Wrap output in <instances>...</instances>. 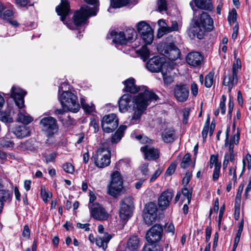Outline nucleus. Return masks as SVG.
Wrapping results in <instances>:
<instances>
[{"instance_id": "1", "label": "nucleus", "mask_w": 251, "mask_h": 251, "mask_svg": "<svg viewBox=\"0 0 251 251\" xmlns=\"http://www.w3.org/2000/svg\"><path fill=\"white\" fill-rule=\"evenodd\" d=\"M213 24V21L210 16L203 12L199 17L194 19L193 23L187 31L188 34L191 39L197 37L201 39L206 31L212 30Z\"/></svg>"}, {"instance_id": "2", "label": "nucleus", "mask_w": 251, "mask_h": 251, "mask_svg": "<svg viewBox=\"0 0 251 251\" xmlns=\"http://www.w3.org/2000/svg\"><path fill=\"white\" fill-rule=\"evenodd\" d=\"M58 99L63 108L73 113H76L79 111L80 105L77 97L72 92L63 91Z\"/></svg>"}, {"instance_id": "3", "label": "nucleus", "mask_w": 251, "mask_h": 251, "mask_svg": "<svg viewBox=\"0 0 251 251\" xmlns=\"http://www.w3.org/2000/svg\"><path fill=\"white\" fill-rule=\"evenodd\" d=\"M124 84L125 86V91L130 92V93H136L138 92L139 94L136 97L139 98L140 95L142 94V99L147 98H158L157 96L154 93L148 91L147 87L144 86H137L135 84V80L132 78H130L125 81Z\"/></svg>"}, {"instance_id": "4", "label": "nucleus", "mask_w": 251, "mask_h": 251, "mask_svg": "<svg viewBox=\"0 0 251 251\" xmlns=\"http://www.w3.org/2000/svg\"><path fill=\"white\" fill-rule=\"evenodd\" d=\"M98 12L97 7H90L87 5H83L81 7L78 11H76L73 16V19L75 25L79 26L84 24L87 19L93 16H95Z\"/></svg>"}, {"instance_id": "5", "label": "nucleus", "mask_w": 251, "mask_h": 251, "mask_svg": "<svg viewBox=\"0 0 251 251\" xmlns=\"http://www.w3.org/2000/svg\"><path fill=\"white\" fill-rule=\"evenodd\" d=\"M93 158L97 167L104 168L110 163V151L108 148L101 147L97 151Z\"/></svg>"}, {"instance_id": "6", "label": "nucleus", "mask_w": 251, "mask_h": 251, "mask_svg": "<svg viewBox=\"0 0 251 251\" xmlns=\"http://www.w3.org/2000/svg\"><path fill=\"white\" fill-rule=\"evenodd\" d=\"M123 184L120 173L118 171L114 172L111 175V181L108 187V193L112 197H118L123 190Z\"/></svg>"}, {"instance_id": "7", "label": "nucleus", "mask_w": 251, "mask_h": 251, "mask_svg": "<svg viewBox=\"0 0 251 251\" xmlns=\"http://www.w3.org/2000/svg\"><path fill=\"white\" fill-rule=\"evenodd\" d=\"M140 97L137 98V105L135 106V111L133 115L130 120L131 124H137L143 113V112L145 110L149 104V103L152 100H156L158 98H147L145 99H142V94L140 95Z\"/></svg>"}, {"instance_id": "8", "label": "nucleus", "mask_w": 251, "mask_h": 251, "mask_svg": "<svg viewBox=\"0 0 251 251\" xmlns=\"http://www.w3.org/2000/svg\"><path fill=\"white\" fill-rule=\"evenodd\" d=\"M39 126L41 130L45 132L48 136H51L56 133L58 130V126L56 120L52 117L42 118Z\"/></svg>"}, {"instance_id": "9", "label": "nucleus", "mask_w": 251, "mask_h": 251, "mask_svg": "<svg viewBox=\"0 0 251 251\" xmlns=\"http://www.w3.org/2000/svg\"><path fill=\"white\" fill-rule=\"evenodd\" d=\"M133 200L130 197H125L121 201L119 215L120 218L125 221L128 220L132 216Z\"/></svg>"}, {"instance_id": "10", "label": "nucleus", "mask_w": 251, "mask_h": 251, "mask_svg": "<svg viewBox=\"0 0 251 251\" xmlns=\"http://www.w3.org/2000/svg\"><path fill=\"white\" fill-rule=\"evenodd\" d=\"M118 124V119L114 113L105 115L101 122L102 129L106 133L112 132L117 128Z\"/></svg>"}, {"instance_id": "11", "label": "nucleus", "mask_w": 251, "mask_h": 251, "mask_svg": "<svg viewBox=\"0 0 251 251\" xmlns=\"http://www.w3.org/2000/svg\"><path fill=\"white\" fill-rule=\"evenodd\" d=\"M137 28L139 33L146 44L152 43L153 39V32L150 25L145 22L142 21L137 25Z\"/></svg>"}, {"instance_id": "12", "label": "nucleus", "mask_w": 251, "mask_h": 251, "mask_svg": "<svg viewBox=\"0 0 251 251\" xmlns=\"http://www.w3.org/2000/svg\"><path fill=\"white\" fill-rule=\"evenodd\" d=\"M157 49L160 54L171 60H175L178 59L180 55V50L173 44H170L163 47L159 46Z\"/></svg>"}, {"instance_id": "13", "label": "nucleus", "mask_w": 251, "mask_h": 251, "mask_svg": "<svg viewBox=\"0 0 251 251\" xmlns=\"http://www.w3.org/2000/svg\"><path fill=\"white\" fill-rule=\"evenodd\" d=\"M157 207L156 204L151 202L147 204L143 211V219L148 225H151L155 222L157 215Z\"/></svg>"}, {"instance_id": "14", "label": "nucleus", "mask_w": 251, "mask_h": 251, "mask_svg": "<svg viewBox=\"0 0 251 251\" xmlns=\"http://www.w3.org/2000/svg\"><path fill=\"white\" fill-rule=\"evenodd\" d=\"M137 97L132 98L129 94H124L119 100V111L124 113L128 109H134L137 105Z\"/></svg>"}, {"instance_id": "15", "label": "nucleus", "mask_w": 251, "mask_h": 251, "mask_svg": "<svg viewBox=\"0 0 251 251\" xmlns=\"http://www.w3.org/2000/svg\"><path fill=\"white\" fill-rule=\"evenodd\" d=\"M162 233L163 228L160 225L155 224L152 226L146 235V238L149 244L157 245L156 243L160 240Z\"/></svg>"}, {"instance_id": "16", "label": "nucleus", "mask_w": 251, "mask_h": 251, "mask_svg": "<svg viewBox=\"0 0 251 251\" xmlns=\"http://www.w3.org/2000/svg\"><path fill=\"white\" fill-rule=\"evenodd\" d=\"M89 209L91 213V216L94 219L99 220H106L108 217V213L101 205L99 203L91 204L89 206Z\"/></svg>"}, {"instance_id": "17", "label": "nucleus", "mask_w": 251, "mask_h": 251, "mask_svg": "<svg viewBox=\"0 0 251 251\" xmlns=\"http://www.w3.org/2000/svg\"><path fill=\"white\" fill-rule=\"evenodd\" d=\"M176 65L173 62H166L164 64L161 74L165 84H171L174 80L173 72Z\"/></svg>"}, {"instance_id": "18", "label": "nucleus", "mask_w": 251, "mask_h": 251, "mask_svg": "<svg viewBox=\"0 0 251 251\" xmlns=\"http://www.w3.org/2000/svg\"><path fill=\"white\" fill-rule=\"evenodd\" d=\"M166 62L164 59L159 56H154L148 61L146 67L149 71L152 73L161 72L164 64Z\"/></svg>"}, {"instance_id": "19", "label": "nucleus", "mask_w": 251, "mask_h": 251, "mask_svg": "<svg viewBox=\"0 0 251 251\" xmlns=\"http://www.w3.org/2000/svg\"><path fill=\"white\" fill-rule=\"evenodd\" d=\"M174 95L178 101L184 102L189 97V89L185 84L176 85L174 89Z\"/></svg>"}, {"instance_id": "20", "label": "nucleus", "mask_w": 251, "mask_h": 251, "mask_svg": "<svg viewBox=\"0 0 251 251\" xmlns=\"http://www.w3.org/2000/svg\"><path fill=\"white\" fill-rule=\"evenodd\" d=\"M25 94V92L18 87L13 86L11 88V96L19 108H22L24 106V96Z\"/></svg>"}, {"instance_id": "21", "label": "nucleus", "mask_w": 251, "mask_h": 251, "mask_svg": "<svg viewBox=\"0 0 251 251\" xmlns=\"http://www.w3.org/2000/svg\"><path fill=\"white\" fill-rule=\"evenodd\" d=\"M174 194L171 190L163 192L158 199V204L161 210L166 209L170 205L173 198Z\"/></svg>"}, {"instance_id": "22", "label": "nucleus", "mask_w": 251, "mask_h": 251, "mask_svg": "<svg viewBox=\"0 0 251 251\" xmlns=\"http://www.w3.org/2000/svg\"><path fill=\"white\" fill-rule=\"evenodd\" d=\"M8 130L18 139L26 137L29 136L31 133L29 127L24 125L18 126L9 128Z\"/></svg>"}, {"instance_id": "23", "label": "nucleus", "mask_w": 251, "mask_h": 251, "mask_svg": "<svg viewBox=\"0 0 251 251\" xmlns=\"http://www.w3.org/2000/svg\"><path fill=\"white\" fill-rule=\"evenodd\" d=\"M56 11L60 16L61 21L65 24V18L70 12V4L68 0H61L60 4L56 7Z\"/></svg>"}, {"instance_id": "24", "label": "nucleus", "mask_w": 251, "mask_h": 251, "mask_svg": "<svg viewBox=\"0 0 251 251\" xmlns=\"http://www.w3.org/2000/svg\"><path fill=\"white\" fill-rule=\"evenodd\" d=\"M186 60L189 65L197 67L201 65L203 60V56L200 52H191L187 55Z\"/></svg>"}, {"instance_id": "25", "label": "nucleus", "mask_w": 251, "mask_h": 251, "mask_svg": "<svg viewBox=\"0 0 251 251\" xmlns=\"http://www.w3.org/2000/svg\"><path fill=\"white\" fill-rule=\"evenodd\" d=\"M141 151L144 153L145 158L147 159L155 160L159 157L158 150L149 145L141 147Z\"/></svg>"}, {"instance_id": "26", "label": "nucleus", "mask_w": 251, "mask_h": 251, "mask_svg": "<svg viewBox=\"0 0 251 251\" xmlns=\"http://www.w3.org/2000/svg\"><path fill=\"white\" fill-rule=\"evenodd\" d=\"M108 39H112V41L116 44L125 45L126 44V38L124 36V32H116L115 30L112 31L107 36Z\"/></svg>"}, {"instance_id": "27", "label": "nucleus", "mask_w": 251, "mask_h": 251, "mask_svg": "<svg viewBox=\"0 0 251 251\" xmlns=\"http://www.w3.org/2000/svg\"><path fill=\"white\" fill-rule=\"evenodd\" d=\"M237 83V74L232 73V74H228L226 75L224 78L223 84L228 87L229 93H230L232 88Z\"/></svg>"}, {"instance_id": "28", "label": "nucleus", "mask_w": 251, "mask_h": 251, "mask_svg": "<svg viewBox=\"0 0 251 251\" xmlns=\"http://www.w3.org/2000/svg\"><path fill=\"white\" fill-rule=\"evenodd\" d=\"M0 145L3 148L9 149H12L14 148L15 144L9 130L4 137L0 138Z\"/></svg>"}, {"instance_id": "29", "label": "nucleus", "mask_w": 251, "mask_h": 251, "mask_svg": "<svg viewBox=\"0 0 251 251\" xmlns=\"http://www.w3.org/2000/svg\"><path fill=\"white\" fill-rule=\"evenodd\" d=\"M162 140L166 143L173 142L176 138L175 131L173 128H165L161 134Z\"/></svg>"}, {"instance_id": "30", "label": "nucleus", "mask_w": 251, "mask_h": 251, "mask_svg": "<svg viewBox=\"0 0 251 251\" xmlns=\"http://www.w3.org/2000/svg\"><path fill=\"white\" fill-rule=\"evenodd\" d=\"M192 2H194L196 7L201 9L211 11L213 9L211 0H193L190 3L191 5Z\"/></svg>"}, {"instance_id": "31", "label": "nucleus", "mask_w": 251, "mask_h": 251, "mask_svg": "<svg viewBox=\"0 0 251 251\" xmlns=\"http://www.w3.org/2000/svg\"><path fill=\"white\" fill-rule=\"evenodd\" d=\"M111 238L112 236L110 234L105 233L103 235L99 236L96 238V244L98 247H101L103 250H105L107 247V243Z\"/></svg>"}, {"instance_id": "32", "label": "nucleus", "mask_w": 251, "mask_h": 251, "mask_svg": "<svg viewBox=\"0 0 251 251\" xmlns=\"http://www.w3.org/2000/svg\"><path fill=\"white\" fill-rule=\"evenodd\" d=\"M127 126L125 125L121 126L116 132L112 135L111 142L112 144H117L122 139L124 134V131L126 129Z\"/></svg>"}, {"instance_id": "33", "label": "nucleus", "mask_w": 251, "mask_h": 251, "mask_svg": "<svg viewBox=\"0 0 251 251\" xmlns=\"http://www.w3.org/2000/svg\"><path fill=\"white\" fill-rule=\"evenodd\" d=\"M12 198V193L6 190H0V203L3 207L5 203L10 202Z\"/></svg>"}, {"instance_id": "34", "label": "nucleus", "mask_w": 251, "mask_h": 251, "mask_svg": "<svg viewBox=\"0 0 251 251\" xmlns=\"http://www.w3.org/2000/svg\"><path fill=\"white\" fill-rule=\"evenodd\" d=\"M139 247V239L137 236L131 237L127 242L126 248L130 251L137 250Z\"/></svg>"}, {"instance_id": "35", "label": "nucleus", "mask_w": 251, "mask_h": 251, "mask_svg": "<svg viewBox=\"0 0 251 251\" xmlns=\"http://www.w3.org/2000/svg\"><path fill=\"white\" fill-rule=\"evenodd\" d=\"M17 121L25 124H28L33 121V118L25 111H20L17 116Z\"/></svg>"}, {"instance_id": "36", "label": "nucleus", "mask_w": 251, "mask_h": 251, "mask_svg": "<svg viewBox=\"0 0 251 251\" xmlns=\"http://www.w3.org/2000/svg\"><path fill=\"white\" fill-rule=\"evenodd\" d=\"M60 121L63 124V126L66 127H68L74 125L75 120L72 119L69 115L62 116L59 117Z\"/></svg>"}, {"instance_id": "37", "label": "nucleus", "mask_w": 251, "mask_h": 251, "mask_svg": "<svg viewBox=\"0 0 251 251\" xmlns=\"http://www.w3.org/2000/svg\"><path fill=\"white\" fill-rule=\"evenodd\" d=\"M130 0H111L110 6L114 8H120L126 5Z\"/></svg>"}, {"instance_id": "38", "label": "nucleus", "mask_w": 251, "mask_h": 251, "mask_svg": "<svg viewBox=\"0 0 251 251\" xmlns=\"http://www.w3.org/2000/svg\"><path fill=\"white\" fill-rule=\"evenodd\" d=\"M137 53H139L141 58L145 61L150 57V51L147 48V46L144 45L138 50L137 51Z\"/></svg>"}, {"instance_id": "39", "label": "nucleus", "mask_w": 251, "mask_h": 251, "mask_svg": "<svg viewBox=\"0 0 251 251\" xmlns=\"http://www.w3.org/2000/svg\"><path fill=\"white\" fill-rule=\"evenodd\" d=\"M214 73L213 72H209L204 79V85L207 88H210L213 83V77Z\"/></svg>"}, {"instance_id": "40", "label": "nucleus", "mask_w": 251, "mask_h": 251, "mask_svg": "<svg viewBox=\"0 0 251 251\" xmlns=\"http://www.w3.org/2000/svg\"><path fill=\"white\" fill-rule=\"evenodd\" d=\"M136 35V31L133 29H128L124 32V36L126 38V44L128 42L131 41L134 36Z\"/></svg>"}, {"instance_id": "41", "label": "nucleus", "mask_w": 251, "mask_h": 251, "mask_svg": "<svg viewBox=\"0 0 251 251\" xmlns=\"http://www.w3.org/2000/svg\"><path fill=\"white\" fill-rule=\"evenodd\" d=\"M80 102L82 108L86 112L89 114L95 110V106L93 104H91V105H89L85 102L84 99H81Z\"/></svg>"}, {"instance_id": "42", "label": "nucleus", "mask_w": 251, "mask_h": 251, "mask_svg": "<svg viewBox=\"0 0 251 251\" xmlns=\"http://www.w3.org/2000/svg\"><path fill=\"white\" fill-rule=\"evenodd\" d=\"M178 24L176 21H173L172 22L171 26H164L163 27V33L167 34L173 31H177L178 30Z\"/></svg>"}, {"instance_id": "43", "label": "nucleus", "mask_w": 251, "mask_h": 251, "mask_svg": "<svg viewBox=\"0 0 251 251\" xmlns=\"http://www.w3.org/2000/svg\"><path fill=\"white\" fill-rule=\"evenodd\" d=\"M0 121L3 123H10L13 121L10 115L5 112H0Z\"/></svg>"}, {"instance_id": "44", "label": "nucleus", "mask_w": 251, "mask_h": 251, "mask_svg": "<svg viewBox=\"0 0 251 251\" xmlns=\"http://www.w3.org/2000/svg\"><path fill=\"white\" fill-rule=\"evenodd\" d=\"M157 10L162 13L167 10V4L166 0H158L157 2Z\"/></svg>"}, {"instance_id": "45", "label": "nucleus", "mask_w": 251, "mask_h": 251, "mask_svg": "<svg viewBox=\"0 0 251 251\" xmlns=\"http://www.w3.org/2000/svg\"><path fill=\"white\" fill-rule=\"evenodd\" d=\"M143 251H163L158 245L148 244L144 246Z\"/></svg>"}, {"instance_id": "46", "label": "nucleus", "mask_w": 251, "mask_h": 251, "mask_svg": "<svg viewBox=\"0 0 251 251\" xmlns=\"http://www.w3.org/2000/svg\"><path fill=\"white\" fill-rule=\"evenodd\" d=\"M191 155L190 153H186L183 157L182 161L180 164L181 168L185 169L187 168L190 163Z\"/></svg>"}, {"instance_id": "47", "label": "nucleus", "mask_w": 251, "mask_h": 251, "mask_svg": "<svg viewBox=\"0 0 251 251\" xmlns=\"http://www.w3.org/2000/svg\"><path fill=\"white\" fill-rule=\"evenodd\" d=\"M41 195L43 201L46 202L48 201L49 199L51 198L52 193L50 192H47L44 187H42L41 189Z\"/></svg>"}, {"instance_id": "48", "label": "nucleus", "mask_w": 251, "mask_h": 251, "mask_svg": "<svg viewBox=\"0 0 251 251\" xmlns=\"http://www.w3.org/2000/svg\"><path fill=\"white\" fill-rule=\"evenodd\" d=\"M237 12L235 9H232L231 11L229 13L228 16V21L230 24L234 23L236 21Z\"/></svg>"}, {"instance_id": "49", "label": "nucleus", "mask_w": 251, "mask_h": 251, "mask_svg": "<svg viewBox=\"0 0 251 251\" xmlns=\"http://www.w3.org/2000/svg\"><path fill=\"white\" fill-rule=\"evenodd\" d=\"M241 69V62L240 59L238 58L236 60V62L233 63L232 68V72L238 73V72Z\"/></svg>"}, {"instance_id": "50", "label": "nucleus", "mask_w": 251, "mask_h": 251, "mask_svg": "<svg viewBox=\"0 0 251 251\" xmlns=\"http://www.w3.org/2000/svg\"><path fill=\"white\" fill-rule=\"evenodd\" d=\"M220 168L221 164H216L215 165V168L214 169L213 174L212 176L213 179L214 181H217L218 179V178L220 176Z\"/></svg>"}, {"instance_id": "51", "label": "nucleus", "mask_w": 251, "mask_h": 251, "mask_svg": "<svg viewBox=\"0 0 251 251\" xmlns=\"http://www.w3.org/2000/svg\"><path fill=\"white\" fill-rule=\"evenodd\" d=\"M209 118H208L204 124V127L202 131V136L203 139H205L207 136V134L209 131Z\"/></svg>"}, {"instance_id": "52", "label": "nucleus", "mask_w": 251, "mask_h": 251, "mask_svg": "<svg viewBox=\"0 0 251 251\" xmlns=\"http://www.w3.org/2000/svg\"><path fill=\"white\" fill-rule=\"evenodd\" d=\"M135 138L139 140L141 144H150L152 142V140L148 138L147 136H143L141 135H136Z\"/></svg>"}, {"instance_id": "53", "label": "nucleus", "mask_w": 251, "mask_h": 251, "mask_svg": "<svg viewBox=\"0 0 251 251\" xmlns=\"http://www.w3.org/2000/svg\"><path fill=\"white\" fill-rule=\"evenodd\" d=\"M62 168L68 173L73 174L74 172V167L70 163H66L63 165Z\"/></svg>"}, {"instance_id": "54", "label": "nucleus", "mask_w": 251, "mask_h": 251, "mask_svg": "<svg viewBox=\"0 0 251 251\" xmlns=\"http://www.w3.org/2000/svg\"><path fill=\"white\" fill-rule=\"evenodd\" d=\"M236 137L235 136H234L233 137H231L230 139V143L229 144V153H233V143L235 144H237L238 143V138L239 137L238 136L236 137V140H235Z\"/></svg>"}, {"instance_id": "55", "label": "nucleus", "mask_w": 251, "mask_h": 251, "mask_svg": "<svg viewBox=\"0 0 251 251\" xmlns=\"http://www.w3.org/2000/svg\"><path fill=\"white\" fill-rule=\"evenodd\" d=\"M182 194L184 197H185L187 198L188 202L189 203L191 199L192 191L185 187L182 189Z\"/></svg>"}, {"instance_id": "56", "label": "nucleus", "mask_w": 251, "mask_h": 251, "mask_svg": "<svg viewBox=\"0 0 251 251\" xmlns=\"http://www.w3.org/2000/svg\"><path fill=\"white\" fill-rule=\"evenodd\" d=\"M14 14L13 11L12 9H7L3 13V18L7 21L10 20Z\"/></svg>"}, {"instance_id": "57", "label": "nucleus", "mask_w": 251, "mask_h": 251, "mask_svg": "<svg viewBox=\"0 0 251 251\" xmlns=\"http://www.w3.org/2000/svg\"><path fill=\"white\" fill-rule=\"evenodd\" d=\"M17 5L21 7H25L28 5H31L30 4V0H15Z\"/></svg>"}, {"instance_id": "58", "label": "nucleus", "mask_w": 251, "mask_h": 251, "mask_svg": "<svg viewBox=\"0 0 251 251\" xmlns=\"http://www.w3.org/2000/svg\"><path fill=\"white\" fill-rule=\"evenodd\" d=\"M176 168V165L175 163H172L167 169L166 171V175L167 176H171L175 171Z\"/></svg>"}, {"instance_id": "59", "label": "nucleus", "mask_w": 251, "mask_h": 251, "mask_svg": "<svg viewBox=\"0 0 251 251\" xmlns=\"http://www.w3.org/2000/svg\"><path fill=\"white\" fill-rule=\"evenodd\" d=\"M162 169L161 168H158L155 173L151 176L150 178V182H153L161 174Z\"/></svg>"}, {"instance_id": "60", "label": "nucleus", "mask_w": 251, "mask_h": 251, "mask_svg": "<svg viewBox=\"0 0 251 251\" xmlns=\"http://www.w3.org/2000/svg\"><path fill=\"white\" fill-rule=\"evenodd\" d=\"M191 176L192 174L191 173L187 172L185 174L184 177L182 179V183L184 185L186 186L189 183Z\"/></svg>"}, {"instance_id": "61", "label": "nucleus", "mask_w": 251, "mask_h": 251, "mask_svg": "<svg viewBox=\"0 0 251 251\" xmlns=\"http://www.w3.org/2000/svg\"><path fill=\"white\" fill-rule=\"evenodd\" d=\"M23 237L26 239H28L30 237V229L27 225H25L24 227V230L22 233Z\"/></svg>"}, {"instance_id": "62", "label": "nucleus", "mask_w": 251, "mask_h": 251, "mask_svg": "<svg viewBox=\"0 0 251 251\" xmlns=\"http://www.w3.org/2000/svg\"><path fill=\"white\" fill-rule=\"evenodd\" d=\"M56 157V154L55 153H51L50 154L45 156V159L47 163L53 161Z\"/></svg>"}, {"instance_id": "63", "label": "nucleus", "mask_w": 251, "mask_h": 251, "mask_svg": "<svg viewBox=\"0 0 251 251\" xmlns=\"http://www.w3.org/2000/svg\"><path fill=\"white\" fill-rule=\"evenodd\" d=\"M216 164H221L218 162V158L216 156L214 155H211L210 159V168H212L213 165H214L215 166Z\"/></svg>"}, {"instance_id": "64", "label": "nucleus", "mask_w": 251, "mask_h": 251, "mask_svg": "<svg viewBox=\"0 0 251 251\" xmlns=\"http://www.w3.org/2000/svg\"><path fill=\"white\" fill-rule=\"evenodd\" d=\"M191 90L192 94L194 96H196L198 93V87L196 83L193 82L191 86Z\"/></svg>"}]
</instances>
